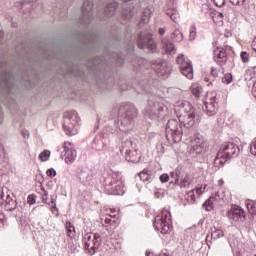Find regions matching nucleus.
<instances>
[{"label": "nucleus", "mask_w": 256, "mask_h": 256, "mask_svg": "<svg viewBox=\"0 0 256 256\" xmlns=\"http://www.w3.org/2000/svg\"><path fill=\"white\" fill-rule=\"evenodd\" d=\"M112 115H116L117 120L115 116H113L115 128L112 129L111 133L121 139L123 133H127V130L124 128L129 127L135 120V117H137V109L133 105H125L121 106L119 109L114 108Z\"/></svg>", "instance_id": "1"}, {"label": "nucleus", "mask_w": 256, "mask_h": 256, "mask_svg": "<svg viewBox=\"0 0 256 256\" xmlns=\"http://www.w3.org/2000/svg\"><path fill=\"white\" fill-rule=\"evenodd\" d=\"M239 146H237L233 142L224 143L219 149L215 159H214V167L221 169L227 163L228 159L233 157H237L239 155Z\"/></svg>", "instance_id": "2"}, {"label": "nucleus", "mask_w": 256, "mask_h": 256, "mask_svg": "<svg viewBox=\"0 0 256 256\" xmlns=\"http://www.w3.org/2000/svg\"><path fill=\"white\" fill-rule=\"evenodd\" d=\"M63 119V129L66 135L70 137L77 135L79 133V114H77V111L70 110L64 112Z\"/></svg>", "instance_id": "3"}, {"label": "nucleus", "mask_w": 256, "mask_h": 256, "mask_svg": "<svg viewBox=\"0 0 256 256\" xmlns=\"http://www.w3.org/2000/svg\"><path fill=\"white\" fill-rule=\"evenodd\" d=\"M104 189L108 195H123L125 193L123 175L119 172H114L110 181L106 182Z\"/></svg>", "instance_id": "4"}, {"label": "nucleus", "mask_w": 256, "mask_h": 256, "mask_svg": "<svg viewBox=\"0 0 256 256\" xmlns=\"http://www.w3.org/2000/svg\"><path fill=\"white\" fill-rule=\"evenodd\" d=\"M166 139L170 143H179L183 139V127L177 120H168L166 125Z\"/></svg>", "instance_id": "5"}, {"label": "nucleus", "mask_w": 256, "mask_h": 256, "mask_svg": "<svg viewBox=\"0 0 256 256\" xmlns=\"http://www.w3.org/2000/svg\"><path fill=\"white\" fill-rule=\"evenodd\" d=\"M154 227L156 231H160L162 235H167L171 231V212L164 208L161 215L154 218Z\"/></svg>", "instance_id": "6"}, {"label": "nucleus", "mask_w": 256, "mask_h": 256, "mask_svg": "<svg viewBox=\"0 0 256 256\" xmlns=\"http://www.w3.org/2000/svg\"><path fill=\"white\" fill-rule=\"evenodd\" d=\"M163 111V103H161L160 98H156L154 100H149L148 105L144 109V115L145 117H148L149 119H157L161 112Z\"/></svg>", "instance_id": "7"}, {"label": "nucleus", "mask_w": 256, "mask_h": 256, "mask_svg": "<svg viewBox=\"0 0 256 256\" xmlns=\"http://www.w3.org/2000/svg\"><path fill=\"white\" fill-rule=\"evenodd\" d=\"M83 243L85 244V249L93 255L101 247V235L86 233L83 237Z\"/></svg>", "instance_id": "8"}, {"label": "nucleus", "mask_w": 256, "mask_h": 256, "mask_svg": "<svg viewBox=\"0 0 256 256\" xmlns=\"http://www.w3.org/2000/svg\"><path fill=\"white\" fill-rule=\"evenodd\" d=\"M137 45L139 49H149L155 51L157 44L153 41V36L149 32H140L137 38Z\"/></svg>", "instance_id": "9"}, {"label": "nucleus", "mask_w": 256, "mask_h": 256, "mask_svg": "<svg viewBox=\"0 0 256 256\" xmlns=\"http://www.w3.org/2000/svg\"><path fill=\"white\" fill-rule=\"evenodd\" d=\"M177 63L180 67V71L187 79H193V64L189 61V58L180 54L177 57Z\"/></svg>", "instance_id": "10"}, {"label": "nucleus", "mask_w": 256, "mask_h": 256, "mask_svg": "<svg viewBox=\"0 0 256 256\" xmlns=\"http://www.w3.org/2000/svg\"><path fill=\"white\" fill-rule=\"evenodd\" d=\"M175 113L177 117H190L196 115L195 108H193V105H191V102L189 101H184L176 106Z\"/></svg>", "instance_id": "11"}, {"label": "nucleus", "mask_w": 256, "mask_h": 256, "mask_svg": "<svg viewBox=\"0 0 256 256\" xmlns=\"http://www.w3.org/2000/svg\"><path fill=\"white\" fill-rule=\"evenodd\" d=\"M152 67L158 77H163V79H167L172 71V68L167 61H158L153 64Z\"/></svg>", "instance_id": "12"}, {"label": "nucleus", "mask_w": 256, "mask_h": 256, "mask_svg": "<svg viewBox=\"0 0 256 256\" xmlns=\"http://www.w3.org/2000/svg\"><path fill=\"white\" fill-rule=\"evenodd\" d=\"M223 199H225V192L223 190H218L209 197L208 201H206L202 207L206 211H213V209H215V203H219V201H223Z\"/></svg>", "instance_id": "13"}, {"label": "nucleus", "mask_w": 256, "mask_h": 256, "mask_svg": "<svg viewBox=\"0 0 256 256\" xmlns=\"http://www.w3.org/2000/svg\"><path fill=\"white\" fill-rule=\"evenodd\" d=\"M93 14V2L91 0H85L82 5V23H89Z\"/></svg>", "instance_id": "14"}, {"label": "nucleus", "mask_w": 256, "mask_h": 256, "mask_svg": "<svg viewBox=\"0 0 256 256\" xmlns=\"http://www.w3.org/2000/svg\"><path fill=\"white\" fill-rule=\"evenodd\" d=\"M63 149L65 162L71 165V163H74L75 159H77V151L73 149V144L67 142L64 143Z\"/></svg>", "instance_id": "15"}, {"label": "nucleus", "mask_w": 256, "mask_h": 256, "mask_svg": "<svg viewBox=\"0 0 256 256\" xmlns=\"http://www.w3.org/2000/svg\"><path fill=\"white\" fill-rule=\"evenodd\" d=\"M209 147V144L202 140L201 138H195L192 142V154L193 155H202L205 153Z\"/></svg>", "instance_id": "16"}, {"label": "nucleus", "mask_w": 256, "mask_h": 256, "mask_svg": "<svg viewBox=\"0 0 256 256\" xmlns=\"http://www.w3.org/2000/svg\"><path fill=\"white\" fill-rule=\"evenodd\" d=\"M227 217L228 219H230V221L239 222L243 221V219H246L247 214L245 213V210H243V208L234 207L233 209L228 211Z\"/></svg>", "instance_id": "17"}, {"label": "nucleus", "mask_w": 256, "mask_h": 256, "mask_svg": "<svg viewBox=\"0 0 256 256\" xmlns=\"http://www.w3.org/2000/svg\"><path fill=\"white\" fill-rule=\"evenodd\" d=\"M213 55L215 63H217V65H220V67H223V65L227 63V50L225 48H215Z\"/></svg>", "instance_id": "18"}, {"label": "nucleus", "mask_w": 256, "mask_h": 256, "mask_svg": "<svg viewBox=\"0 0 256 256\" xmlns=\"http://www.w3.org/2000/svg\"><path fill=\"white\" fill-rule=\"evenodd\" d=\"M216 96L210 97L209 101L205 102V108L204 111L208 117H213L217 113V102H216Z\"/></svg>", "instance_id": "19"}, {"label": "nucleus", "mask_w": 256, "mask_h": 256, "mask_svg": "<svg viewBox=\"0 0 256 256\" xmlns=\"http://www.w3.org/2000/svg\"><path fill=\"white\" fill-rule=\"evenodd\" d=\"M162 51H164L167 55H175L177 50L175 49V44L169 40V38H163L161 40Z\"/></svg>", "instance_id": "20"}, {"label": "nucleus", "mask_w": 256, "mask_h": 256, "mask_svg": "<svg viewBox=\"0 0 256 256\" xmlns=\"http://www.w3.org/2000/svg\"><path fill=\"white\" fill-rule=\"evenodd\" d=\"M180 125H183L186 129H191L195 126V115L194 116H180L178 117Z\"/></svg>", "instance_id": "21"}, {"label": "nucleus", "mask_w": 256, "mask_h": 256, "mask_svg": "<svg viewBox=\"0 0 256 256\" xmlns=\"http://www.w3.org/2000/svg\"><path fill=\"white\" fill-rule=\"evenodd\" d=\"M78 179L83 185H90L91 187L95 185V175H93V173H81L79 174Z\"/></svg>", "instance_id": "22"}, {"label": "nucleus", "mask_w": 256, "mask_h": 256, "mask_svg": "<svg viewBox=\"0 0 256 256\" xmlns=\"http://www.w3.org/2000/svg\"><path fill=\"white\" fill-rule=\"evenodd\" d=\"M154 174L152 170H149V168H145L142 172L139 173V178L144 183H151L154 179Z\"/></svg>", "instance_id": "23"}, {"label": "nucleus", "mask_w": 256, "mask_h": 256, "mask_svg": "<svg viewBox=\"0 0 256 256\" xmlns=\"http://www.w3.org/2000/svg\"><path fill=\"white\" fill-rule=\"evenodd\" d=\"M92 149L95 151H103L105 149V142L101 136H96L92 142Z\"/></svg>", "instance_id": "24"}, {"label": "nucleus", "mask_w": 256, "mask_h": 256, "mask_svg": "<svg viewBox=\"0 0 256 256\" xmlns=\"http://www.w3.org/2000/svg\"><path fill=\"white\" fill-rule=\"evenodd\" d=\"M118 5L119 4L117 2H111V3L107 4L105 7V16L113 17V15H115V11H117Z\"/></svg>", "instance_id": "25"}, {"label": "nucleus", "mask_w": 256, "mask_h": 256, "mask_svg": "<svg viewBox=\"0 0 256 256\" xmlns=\"http://www.w3.org/2000/svg\"><path fill=\"white\" fill-rule=\"evenodd\" d=\"M132 148L133 142H131L130 140H125L124 142H122V145L120 146L121 155H129Z\"/></svg>", "instance_id": "26"}, {"label": "nucleus", "mask_w": 256, "mask_h": 256, "mask_svg": "<svg viewBox=\"0 0 256 256\" xmlns=\"http://www.w3.org/2000/svg\"><path fill=\"white\" fill-rule=\"evenodd\" d=\"M192 183L193 178L191 177V175L186 174L177 184L181 189H187V187H189Z\"/></svg>", "instance_id": "27"}, {"label": "nucleus", "mask_w": 256, "mask_h": 256, "mask_svg": "<svg viewBox=\"0 0 256 256\" xmlns=\"http://www.w3.org/2000/svg\"><path fill=\"white\" fill-rule=\"evenodd\" d=\"M2 205H4L6 211H15L17 209V201L9 198V195H7L5 202H2Z\"/></svg>", "instance_id": "28"}, {"label": "nucleus", "mask_w": 256, "mask_h": 256, "mask_svg": "<svg viewBox=\"0 0 256 256\" xmlns=\"http://www.w3.org/2000/svg\"><path fill=\"white\" fill-rule=\"evenodd\" d=\"M223 237H225V232H223V230L215 227L211 229V239L217 241V239H221Z\"/></svg>", "instance_id": "29"}, {"label": "nucleus", "mask_w": 256, "mask_h": 256, "mask_svg": "<svg viewBox=\"0 0 256 256\" xmlns=\"http://www.w3.org/2000/svg\"><path fill=\"white\" fill-rule=\"evenodd\" d=\"M191 93L192 95H194V97H196L197 99H199V97H201V94L203 93V87L199 84H192L191 86Z\"/></svg>", "instance_id": "30"}, {"label": "nucleus", "mask_w": 256, "mask_h": 256, "mask_svg": "<svg viewBox=\"0 0 256 256\" xmlns=\"http://www.w3.org/2000/svg\"><path fill=\"white\" fill-rule=\"evenodd\" d=\"M245 205H246L249 213H251V215H256V201L255 200H246Z\"/></svg>", "instance_id": "31"}, {"label": "nucleus", "mask_w": 256, "mask_h": 256, "mask_svg": "<svg viewBox=\"0 0 256 256\" xmlns=\"http://www.w3.org/2000/svg\"><path fill=\"white\" fill-rule=\"evenodd\" d=\"M166 15H168V17H170L171 21H173L174 23H177V21L179 19V11H177V9L173 8L171 10H168L166 12Z\"/></svg>", "instance_id": "32"}, {"label": "nucleus", "mask_w": 256, "mask_h": 256, "mask_svg": "<svg viewBox=\"0 0 256 256\" xmlns=\"http://www.w3.org/2000/svg\"><path fill=\"white\" fill-rule=\"evenodd\" d=\"M65 228L67 231V237H70V239H73L75 237V226H73L71 222H66Z\"/></svg>", "instance_id": "33"}, {"label": "nucleus", "mask_w": 256, "mask_h": 256, "mask_svg": "<svg viewBox=\"0 0 256 256\" xmlns=\"http://www.w3.org/2000/svg\"><path fill=\"white\" fill-rule=\"evenodd\" d=\"M149 19H151V9L146 8L143 11V16H142V19H141V22H140V27L143 26V23H148Z\"/></svg>", "instance_id": "34"}, {"label": "nucleus", "mask_w": 256, "mask_h": 256, "mask_svg": "<svg viewBox=\"0 0 256 256\" xmlns=\"http://www.w3.org/2000/svg\"><path fill=\"white\" fill-rule=\"evenodd\" d=\"M33 5H35V3L31 1H20L15 3V6L20 7V9H31Z\"/></svg>", "instance_id": "35"}, {"label": "nucleus", "mask_w": 256, "mask_h": 256, "mask_svg": "<svg viewBox=\"0 0 256 256\" xmlns=\"http://www.w3.org/2000/svg\"><path fill=\"white\" fill-rule=\"evenodd\" d=\"M172 39L176 41V43H181V41H183V32L179 29L174 30L172 33Z\"/></svg>", "instance_id": "36"}, {"label": "nucleus", "mask_w": 256, "mask_h": 256, "mask_svg": "<svg viewBox=\"0 0 256 256\" xmlns=\"http://www.w3.org/2000/svg\"><path fill=\"white\" fill-rule=\"evenodd\" d=\"M49 157H51V151L44 150L42 153L39 154V159L43 162L49 161Z\"/></svg>", "instance_id": "37"}, {"label": "nucleus", "mask_w": 256, "mask_h": 256, "mask_svg": "<svg viewBox=\"0 0 256 256\" xmlns=\"http://www.w3.org/2000/svg\"><path fill=\"white\" fill-rule=\"evenodd\" d=\"M196 37H197V27L195 25H192L190 28L189 39L190 41H195Z\"/></svg>", "instance_id": "38"}, {"label": "nucleus", "mask_w": 256, "mask_h": 256, "mask_svg": "<svg viewBox=\"0 0 256 256\" xmlns=\"http://www.w3.org/2000/svg\"><path fill=\"white\" fill-rule=\"evenodd\" d=\"M181 175V171L180 170H175L170 172V177L172 179H174L175 183H179V177Z\"/></svg>", "instance_id": "39"}, {"label": "nucleus", "mask_w": 256, "mask_h": 256, "mask_svg": "<svg viewBox=\"0 0 256 256\" xmlns=\"http://www.w3.org/2000/svg\"><path fill=\"white\" fill-rule=\"evenodd\" d=\"M222 82L226 83V85H229V83H233V75L225 74V76L222 78Z\"/></svg>", "instance_id": "40"}, {"label": "nucleus", "mask_w": 256, "mask_h": 256, "mask_svg": "<svg viewBox=\"0 0 256 256\" xmlns=\"http://www.w3.org/2000/svg\"><path fill=\"white\" fill-rule=\"evenodd\" d=\"M250 153L256 156V138L250 144Z\"/></svg>", "instance_id": "41"}, {"label": "nucleus", "mask_w": 256, "mask_h": 256, "mask_svg": "<svg viewBox=\"0 0 256 256\" xmlns=\"http://www.w3.org/2000/svg\"><path fill=\"white\" fill-rule=\"evenodd\" d=\"M240 57L243 63H249V54L247 52H241Z\"/></svg>", "instance_id": "42"}, {"label": "nucleus", "mask_w": 256, "mask_h": 256, "mask_svg": "<svg viewBox=\"0 0 256 256\" xmlns=\"http://www.w3.org/2000/svg\"><path fill=\"white\" fill-rule=\"evenodd\" d=\"M231 5H238V6H241V5H245V1L246 0H229Z\"/></svg>", "instance_id": "43"}, {"label": "nucleus", "mask_w": 256, "mask_h": 256, "mask_svg": "<svg viewBox=\"0 0 256 256\" xmlns=\"http://www.w3.org/2000/svg\"><path fill=\"white\" fill-rule=\"evenodd\" d=\"M160 181L161 183H167L169 181V174H166V173L162 174L160 176Z\"/></svg>", "instance_id": "44"}, {"label": "nucleus", "mask_w": 256, "mask_h": 256, "mask_svg": "<svg viewBox=\"0 0 256 256\" xmlns=\"http://www.w3.org/2000/svg\"><path fill=\"white\" fill-rule=\"evenodd\" d=\"M46 174L48 175V177H55L57 175V171H55V169L50 168L47 170Z\"/></svg>", "instance_id": "45"}, {"label": "nucleus", "mask_w": 256, "mask_h": 256, "mask_svg": "<svg viewBox=\"0 0 256 256\" xmlns=\"http://www.w3.org/2000/svg\"><path fill=\"white\" fill-rule=\"evenodd\" d=\"M187 197L188 199H190V201H195V190H191L187 193Z\"/></svg>", "instance_id": "46"}, {"label": "nucleus", "mask_w": 256, "mask_h": 256, "mask_svg": "<svg viewBox=\"0 0 256 256\" xmlns=\"http://www.w3.org/2000/svg\"><path fill=\"white\" fill-rule=\"evenodd\" d=\"M28 203H29V205H35V195L30 194L28 196Z\"/></svg>", "instance_id": "47"}, {"label": "nucleus", "mask_w": 256, "mask_h": 256, "mask_svg": "<svg viewBox=\"0 0 256 256\" xmlns=\"http://www.w3.org/2000/svg\"><path fill=\"white\" fill-rule=\"evenodd\" d=\"M216 7H223L225 5V0H214Z\"/></svg>", "instance_id": "48"}, {"label": "nucleus", "mask_w": 256, "mask_h": 256, "mask_svg": "<svg viewBox=\"0 0 256 256\" xmlns=\"http://www.w3.org/2000/svg\"><path fill=\"white\" fill-rule=\"evenodd\" d=\"M51 203H52V205H54L52 207V213H55V211H56V213H59V209L57 208V204H55V200L52 199Z\"/></svg>", "instance_id": "49"}, {"label": "nucleus", "mask_w": 256, "mask_h": 256, "mask_svg": "<svg viewBox=\"0 0 256 256\" xmlns=\"http://www.w3.org/2000/svg\"><path fill=\"white\" fill-rule=\"evenodd\" d=\"M212 77H219V72L214 67L211 68Z\"/></svg>", "instance_id": "50"}, {"label": "nucleus", "mask_w": 256, "mask_h": 256, "mask_svg": "<svg viewBox=\"0 0 256 256\" xmlns=\"http://www.w3.org/2000/svg\"><path fill=\"white\" fill-rule=\"evenodd\" d=\"M5 160H4V163H6L5 165H4V167H6V169H11V164H9V159L8 158H4Z\"/></svg>", "instance_id": "51"}, {"label": "nucleus", "mask_w": 256, "mask_h": 256, "mask_svg": "<svg viewBox=\"0 0 256 256\" xmlns=\"http://www.w3.org/2000/svg\"><path fill=\"white\" fill-rule=\"evenodd\" d=\"M251 47H252L253 51H255V53H256V37L253 39V41L251 43Z\"/></svg>", "instance_id": "52"}, {"label": "nucleus", "mask_w": 256, "mask_h": 256, "mask_svg": "<svg viewBox=\"0 0 256 256\" xmlns=\"http://www.w3.org/2000/svg\"><path fill=\"white\" fill-rule=\"evenodd\" d=\"M154 196L156 197V199H161L163 195L161 194V192H155Z\"/></svg>", "instance_id": "53"}, {"label": "nucleus", "mask_w": 256, "mask_h": 256, "mask_svg": "<svg viewBox=\"0 0 256 256\" xmlns=\"http://www.w3.org/2000/svg\"><path fill=\"white\" fill-rule=\"evenodd\" d=\"M104 223L106 225H111V218H105Z\"/></svg>", "instance_id": "54"}, {"label": "nucleus", "mask_w": 256, "mask_h": 256, "mask_svg": "<svg viewBox=\"0 0 256 256\" xmlns=\"http://www.w3.org/2000/svg\"><path fill=\"white\" fill-rule=\"evenodd\" d=\"M158 33L159 35H163L165 33V28H159Z\"/></svg>", "instance_id": "55"}, {"label": "nucleus", "mask_w": 256, "mask_h": 256, "mask_svg": "<svg viewBox=\"0 0 256 256\" xmlns=\"http://www.w3.org/2000/svg\"><path fill=\"white\" fill-rule=\"evenodd\" d=\"M112 214H110V217H116L117 210L114 209L113 211H111Z\"/></svg>", "instance_id": "56"}, {"label": "nucleus", "mask_w": 256, "mask_h": 256, "mask_svg": "<svg viewBox=\"0 0 256 256\" xmlns=\"http://www.w3.org/2000/svg\"><path fill=\"white\" fill-rule=\"evenodd\" d=\"M126 19H131L133 17V12H130V15L124 14Z\"/></svg>", "instance_id": "57"}, {"label": "nucleus", "mask_w": 256, "mask_h": 256, "mask_svg": "<svg viewBox=\"0 0 256 256\" xmlns=\"http://www.w3.org/2000/svg\"><path fill=\"white\" fill-rule=\"evenodd\" d=\"M218 17H220V19H223L224 17L223 12H218Z\"/></svg>", "instance_id": "58"}, {"label": "nucleus", "mask_w": 256, "mask_h": 256, "mask_svg": "<svg viewBox=\"0 0 256 256\" xmlns=\"http://www.w3.org/2000/svg\"><path fill=\"white\" fill-rule=\"evenodd\" d=\"M25 139H29V132L23 134Z\"/></svg>", "instance_id": "59"}, {"label": "nucleus", "mask_w": 256, "mask_h": 256, "mask_svg": "<svg viewBox=\"0 0 256 256\" xmlns=\"http://www.w3.org/2000/svg\"><path fill=\"white\" fill-rule=\"evenodd\" d=\"M195 191H196V193H201V188L197 187V188H195Z\"/></svg>", "instance_id": "60"}, {"label": "nucleus", "mask_w": 256, "mask_h": 256, "mask_svg": "<svg viewBox=\"0 0 256 256\" xmlns=\"http://www.w3.org/2000/svg\"><path fill=\"white\" fill-rule=\"evenodd\" d=\"M46 197H47V192H44V195L42 196L43 201H45Z\"/></svg>", "instance_id": "61"}, {"label": "nucleus", "mask_w": 256, "mask_h": 256, "mask_svg": "<svg viewBox=\"0 0 256 256\" xmlns=\"http://www.w3.org/2000/svg\"><path fill=\"white\" fill-rule=\"evenodd\" d=\"M1 199H2V201H3V199H5V194H3V192L1 194Z\"/></svg>", "instance_id": "62"}, {"label": "nucleus", "mask_w": 256, "mask_h": 256, "mask_svg": "<svg viewBox=\"0 0 256 256\" xmlns=\"http://www.w3.org/2000/svg\"><path fill=\"white\" fill-rule=\"evenodd\" d=\"M150 255H151V252L146 251V256H150Z\"/></svg>", "instance_id": "63"}, {"label": "nucleus", "mask_w": 256, "mask_h": 256, "mask_svg": "<svg viewBox=\"0 0 256 256\" xmlns=\"http://www.w3.org/2000/svg\"><path fill=\"white\" fill-rule=\"evenodd\" d=\"M252 69H253V71H255L256 70V66L252 67Z\"/></svg>", "instance_id": "64"}]
</instances>
